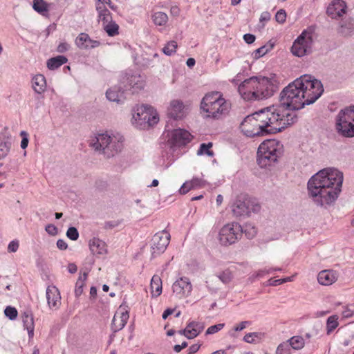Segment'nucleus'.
Here are the masks:
<instances>
[{"instance_id": "f257e3e1", "label": "nucleus", "mask_w": 354, "mask_h": 354, "mask_svg": "<svg viewBox=\"0 0 354 354\" xmlns=\"http://www.w3.org/2000/svg\"><path fill=\"white\" fill-rule=\"evenodd\" d=\"M323 91V86L319 80L310 75H304L283 89L281 92V104L275 106H281L289 114L293 115V124L297 120L295 110L315 102Z\"/></svg>"}, {"instance_id": "f03ea898", "label": "nucleus", "mask_w": 354, "mask_h": 354, "mask_svg": "<svg viewBox=\"0 0 354 354\" xmlns=\"http://www.w3.org/2000/svg\"><path fill=\"white\" fill-rule=\"evenodd\" d=\"M281 106H269L248 115L241 122V131L248 137L274 134L292 124L294 115Z\"/></svg>"}, {"instance_id": "7ed1b4c3", "label": "nucleus", "mask_w": 354, "mask_h": 354, "mask_svg": "<svg viewBox=\"0 0 354 354\" xmlns=\"http://www.w3.org/2000/svg\"><path fill=\"white\" fill-rule=\"evenodd\" d=\"M343 178V173L335 168L319 171L308 182L309 196L321 206L333 203L341 192Z\"/></svg>"}, {"instance_id": "20e7f679", "label": "nucleus", "mask_w": 354, "mask_h": 354, "mask_svg": "<svg viewBox=\"0 0 354 354\" xmlns=\"http://www.w3.org/2000/svg\"><path fill=\"white\" fill-rule=\"evenodd\" d=\"M279 89V81L276 75L268 77L253 76L242 82L238 91L246 101L259 100L268 98Z\"/></svg>"}, {"instance_id": "39448f33", "label": "nucleus", "mask_w": 354, "mask_h": 354, "mask_svg": "<svg viewBox=\"0 0 354 354\" xmlns=\"http://www.w3.org/2000/svg\"><path fill=\"white\" fill-rule=\"evenodd\" d=\"M231 103L222 93L211 91L207 93L201 100L200 109L205 118L220 119L228 114Z\"/></svg>"}, {"instance_id": "423d86ee", "label": "nucleus", "mask_w": 354, "mask_h": 354, "mask_svg": "<svg viewBox=\"0 0 354 354\" xmlns=\"http://www.w3.org/2000/svg\"><path fill=\"white\" fill-rule=\"evenodd\" d=\"M123 137L119 134L111 136L107 133H99L91 142L96 151H102L108 157L113 156L122 148Z\"/></svg>"}, {"instance_id": "0eeeda50", "label": "nucleus", "mask_w": 354, "mask_h": 354, "mask_svg": "<svg viewBox=\"0 0 354 354\" xmlns=\"http://www.w3.org/2000/svg\"><path fill=\"white\" fill-rule=\"evenodd\" d=\"M282 145L276 140H267L258 148L257 162L260 167H266L274 163L281 156Z\"/></svg>"}, {"instance_id": "6e6552de", "label": "nucleus", "mask_w": 354, "mask_h": 354, "mask_svg": "<svg viewBox=\"0 0 354 354\" xmlns=\"http://www.w3.org/2000/svg\"><path fill=\"white\" fill-rule=\"evenodd\" d=\"M336 130L346 138L354 137V106L341 110L336 118Z\"/></svg>"}, {"instance_id": "1a4fd4ad", "label": "nucleus", "mask_w": 354, "mask_h": 354, "mask_svg": "<svg viewBox=\"0 0 354 354\" xmlns=\"http://www.w3.org/2000/svg\"><path fill=\"white\" fill-rule=\"evenodd\" d=\"M132 120L140 128L153 126L159 121V117L152 106L142 105L133 110Z\"/></svg>"}, {"instance_id": "9d476101", "label": "nucleus", "mask_w": 354, "mask_h": 354, "mask_svg": "<svg viewBox=\"0 0 354 354\" xmlns=\"http://www.w3.org/2000/svg\"><path fill=\"white\" fill-rule=\"evenodd\" d=\"M243 234V229L238 223H230L225 225L218 233V241L221 245L228 246L239 240Z\"/></svg>"}, {"instance_id": "9b49d317", "label": "nucleus", "mask_w": 354, "mask_h": 354, "mask_svg": "<svg viewBox=\"0 0 354 354\" xmlns=\"http://www.w3.org/2000/svg\"><path fill=\"white\" fill-rule=\"evenodd\" d=\"M231 209L233 214L239 217L248 216L251 212H258L260 206L254 204L247 196L240 195L233 202Z\"/></svg>"}, {"instance_id": "f8f14e48", "label": "nucleus", "mask_w": 354, "mask_h": 354, "mask_svg": "<svg viewBox=\"0 0 354 354\" xmlns=\"http://www.w3.org/2000/svg\"><path fill=\"white\" fill-rule=\"evenodd\" d=\"M312 43L311 32L304 30L295 41L292 46V53L296 56L302 57L310 50Z\"/></svg>"}, {"instance_id": "ddd939ff", "label": "nucleus", "mask_w": 354, "mask_h": 354, "mask_svg": "<svg viewBox=\"0 0 354 354\" xmlns=\"http://www.w3.org/2000/svg\"><path fill=\"white\" fill-rule=\"evenodd\" d=\"M170 241V234L168 232L162 230L157 232L152 239V253L160 254L168 246Z\"/></svg>"}, {"instance_id": "4468645a", "label": "nucleus", "mask_w": 354, "mask_h": 354, "mask_svg": "<svg viewBox=\"0 0 354 354\" xmlns=\"http://www.w3.org/2000/svg\"><path fill=\"white\" fill-rule=\"evenodd\" d=\"M129 318V308L122 304L117 309L112 321V328L115 331L122 329Z\"/></svg>"}, {"instance_id": "2eb2a0df", "label": "nucleus", "mask_w": 354, "mask_h": 354, "mask_svg": "<svg viewBox=\"0 0 354 354\" xmlns=\"http://www.w3.org/2000/svg\"><path fill=\"white\" fill-rule=\"evenodd\" d=\"M106 6L113 8L111 0H104V1H102V0L95 1V6L97 14V21L98 22H101L102 25L107 24L109 21L110 22L113 19L111 12L108 10Z\"/></svg>"}, {"instance_id": "dca6fc26", "label": "nucleus", "mask_w": 354, "mask_h": 354, "mask_svg": "<svg viewBox=\"0 0 354 354\" xmlns=\"http://www.w3.org/2000/svg\"><path fill=\"white\" fill-rule=\"evenodd\" d=\"M172 290L176 297L182 299L190 295L192 286L188 278L181 277L174 283Z\"/></svg>"}, {"instance_id": "f3484780", "label": "nucleus", "mask_w": 354, "mask_h": 354, "mask_svg": "<svg viewBox=\"0 0 354 354\" xmlns=\"http://www.w3.org/2000/svg\"><path fill=\"white\" fill-rule=\"evenodd\" d=\"M187 107L180 100H173L167 109L168 115L175 120L182 119L187 114Z\"/></svg>"}, {"instance_id": "a211bd4d", "label": "nucleus", "mask_w": 354, "mask_h": 354, "mask_svg": "<svg viewBox=\"0 0 354 354\" xmlns=\"http://www.w3.org/2000/svg\"><path fill=\"white\" fill-rule=\"evenodd\" d=\"M47 303L51 310H57L61 306V295L57 287L48 286L46 292Z\"/></svg>"}, {"instance_id": "6ab92c4d", "label": "nucleus", "mask_w": 354, "mask_h": 354, "mask_svg": "<svg viewBox=\"0 0 354 354\" xmlns=\"http://www.w3.org/2000/svg\"><path fill=\"white\" fill-rule=\"evenodd\" d=\"M75 44L77 48L81 50H89L100 46V42L97 40L92 39L90 36L85 32L78 35L75 40Z\"/></svg>"}, {"instance_id": "aec40b11", "label": "nucleus", "mask_w": 354, "mask_h": 354, "mask_svg": "<svg viewBox=\"0 0 354 354\" xmlns=\"http://www.w3.org/2000/svg\"><path fill=\"white\" fill-rule=\"evenodd\" d=\"M192 140L191 134L186 130L178 129L173 131L170 139L171 143L174 146H183Z\"/></svg>"}, {"instance_id": "412c9836", "label": "nucleus", "mask_w": 354, "mask_h": 354, "mask_svg": "<svg viewBox=\"0 0 354 354\" xmlns=\"http://www.w3.org/2000/svg\"><path fill=\"white\" fill-rule=\"evenodd\" d=\"M339 278V273L334 270H324L317 274V281L320 285L330 286L335 283Z\"/></svg>"}, {"instance_id": "4be33fe9", "label": "nucleus", "mask_w": 354, "mask_h": 354, "mask_svg": "<svg viewBox=\"0 0 354 354\" xmlns=\"http://www.w3.org/2000/svg\"><path fill=\"white\" fill-rule=\"evenodd\" d=\"M204 329V325L201 322H191L184 330L178 331L180 335H185L188 339H193L197 337Z\"/></svg>"}, {"instance_id": "5701e85b", "label": "nucleus", "mask_w": 354, "mask_h": 354, "mask_svg": "<svg viewBox=\"0 0 354 354\" xmlns=\"http://www.w3.org/2000/svg\"><path fill=\"white\" fill-rule=\"evenodd\" d=\"M346 6L342 0H334L327 8V14L335 19L346 13Z\"/></svg>"}, {"instance_id": "b1692460", "label": "nucleus", "mask_w": 354, "mask_h": 354, "mask_svg": "<svg viewBox=\"0 0 354 354\" xmlns=\"http://www.w3.org/2000/svg\"><path fill=\"white\" fill-rule=\"evenodd\" d=\"M89 248L94 255H105L108 252L106 243L97 238H93L89 241Z\"/></svg>"}, {"instance_id": "393cba45", "label": "nucleus", "mask_w": 354, "mask_h": 354, "mask_svg": "<svg viewBox=\"0 0 354 354\" xmlns=\"http://www.w3.org/2000/svg\"><path fill=\"white\" fill-rule=\"evenodd\" d=\"M32 86L34 91L41 94L46 89V81L45 77L41 74L35 75L32 79Z\"/></svg>"}, {"instance_id": "a878e982", "label": "nucleus", "mask_w": 354, "mask_h": 354, "mask_svg": "<svg viewBox=\"0 0 354 354\" xmlns=\"http://www.w3.org/2000/svg\"><path fill=\"white\" fill-rule=\"evenodd\" d=\"M22 321L24 326L28 330L29 337H32L34 335V318L32 314L28 311L24 312L22 315Z\"/></svg>"}, {"instance_id": "bb28decb", "label": "nucleus", "mask_w": 354, "mask_h": 354, "mask_svg": "<svg viewBox=\"0 0 354 354\" xmlns=\"http://www.w3.org/2000/svg\"><path fill=\"white\" fill-rule=\"evenodd\" d=\"M151 292L153 297H158L162 293V280L158 275H153L151 280Z\"/></svg>"}, {"instance_id": "cd10ccee", "label": "nucleus", "mask_w": 354, "mask_h": 354, "mask_svg": "<svg viewBox=\"0 0 354 354\" xmlns=\"http://www.w3.org/2000/svg\"><path fill=\"white\" fill-rule=\"evenodd\" d=\"M33 9L43 16H47L49 11V4L44 0H34Z\"/></svg>"}, {"instance_id": "c85d7f7f", "label": "nucleus", "mask_w": 354, "mask_h": 354, "mask_svg": "<svg viewBox=\"0 0 354 354\" xmlns=\"http://www.w3.org/2000/svg\"><path fill=\"white\" fill-rule=\"evenodd\" d=\"M106 95L107 99L112 102H120L124 99L123 96V91H121L117 88L109 89L106 91Z\"/></svg>"}, {"instance_id": "c756f323", "label": "nucleus", "mask_w": 354, "mask_h": 354, "mask_svg": "<svg viewBox=\"0 0 354 354\" xmlns=\"http://www.w3.org/2000/svg\"><path fill=\"white\" fill-rule=\"evenodd\" d=\"M68 61L67 58L62 55H58L55 57L49 59L47 62V67L50 70H55L66 63Z\"/></svg>"}, {"instance_id": "7c9ffc66", "label": "nucleus", "mask_w": 354, "mask_h": 354, "mask_svg": "<svg viewBox=\"0 0 354 354\" xmlns=\"http://www.w3.org/2000/svg\"><path fill=\"white\" fill-rule=\"evenodd\" d=\"M288 342L292 349L294 350H301L305 346V340L304 337L299 335H295L290 337Z\"/></svg>"}, {"instance_id": "2f4dec72", "label": "nucleus", "mask_w": 354, "mask_h": 354, "mask_svg": "<svg viewBox=\"0 0 354 354\" xmlns=\"http://www.w3.org/2000/svg\"><path fill=\"white\" fill-rule=\"evenodd\" d=\"M151 19L156 26H160L166 25L168 21V16L163 12H154L151 16Z\"/></svg>"}, {"instance_id": "473e14b6", "label": "nucleus", "mask_w": 354, "mask_h": 354, "mask_svg": "<svg viewBox=\"0 0 354 354\" xmlns=\"http://www.w3.org/2000/svg\"><path fill=\"white\" fill-rule=\"evenodd\" d=\"M102 26L109 36L113 37L119 34V26L113 21V19L110 22L104 24Z\"/></svg>"}, {"instance_id": "72a5a7b5", "label": "nucleus", "mask_w": 354, "mask_h": 354, "mask_svg": "<svg viewBox=\"0 0 354 354\" xmlns=\"http://www.w3.org/2000/svg\"><path fill=\"white\" fill-rule=\"evenodd\" d=\"M339 325L338 322V316L337 315H331L328 317L326 321V333L327 335H330Z\"/></svg>"}, {"instance_id": "f704fd0d", "label": "nucleus", "mask_w": 354, "mask_h": 354, "mask_svg": "<svg viewBox=\"0 0 354 354\" xmlns=\"http://www.w3.org/2000/svg\"><path fill=\"white\" fill-rule=\"evenodd\" d=\"M87 279V274L84 273L80 275L77 280L75 288V295L77 297H80L83 292V288L85 286V281Z\"/></svg>"}, {"instance_id": "c9c22d12", "label": "nucleus", "mask_w": 354, "mask_h": 354, "mask_svg": "<svg viewBox=\"0 0 354 354\" xmlns=\"http://www.w3.org/2000/svg\"><path fill=\"white\" fill-rule=\"evenodd\" d=\"M212 147V143L209 142L207 144L206 143H202L200 145V147L197 151L198 155H207L209 157H212L214 156V152L211 149Z\"/></svg>"}, {"instance_id": "e433bc0d", "label": "nucleus", "mask_w": 354, "mask_h": 354, "mask_svg": "<svg viewBox=\"0 0 354 354\" xmlns=\"http://www.w3.org/2000/svg\"><path fill=\"white\" fill-rule=\"evenodd\" d=\"M11 147V142L8 140H0V159L5 158Z\"/></svg>"}, {"instance_id": "4c0bfd02", "label": "nucleus", "mask_w": 354, "mask_h": 354, "mask_svg": "<svg viewBox=\"0 0 354 354\" xmlns=\"http://www.w3.org/2000/svg\"><path fill=\"white\" fill-rule=\"evenodd\" d=\"M178 44L176 41H169L162 48V52L169 56L174 55L176 52Z\"/></svg>"}, {"instance_id": "58836bf2", "label": "nucleus", "mask_w": 354, "mask_h": 354, "mask_svg": "<svg viewBox=\"0 0 354 354\" xmlns=\"http://www.w3.org/2000/svg\"><path fill=\"white\" fill-rule=\"evenodd\" d=\"M291 349L288 342H283L277 346L276 354H291Z\"/></svg>"}, {"instance_id": "ea45409f", "label": "nucleus", "mask_w": 354, "mask_h": 354, "mask_svg": "<svg viewBox=\"0 0 354 354\" xmlns=\"http://www.w3.org/2000/svg\"><path fill=\"white\" fill-rule=\"evenodd\" d=\"M218 277L223 283H228L233 279V274L230 270H225L219 274Z\"/></svg>"}, {"instance_id": "a19ab883", "label": "nucleus", "mask_w": 354, "mask_h": 354, "mask_svg": "<svg viewBox=\"0 0 354 354\" xmlns=\"http://www.w3.org/2000/svg\"><path fill=\"white\" fill-rule=\"evenodd\" d=\"M225 326V324H218L214 326H209L206 330V335H212L214 334L221 330H222Z\"/></svg>"}, {"instance_id": "79ce46f5", "label": "nucleus", "mask_w": 354, "mask_h": 354, "mask_svg": "<svg viewBox=\"0 0 354 354\" xmlns=\"http://www.w3.org/2000/svg\"><path fill=\"white\" fill-rule=\"evenodd\" d=\"M66 235L70 239L73 241H76L79 238L78 231L74 227H71L68 229L66 232Z\"/></svg>"}, {"instance_id": "37998d69", "label": "nucleus", "mask_w": 354, "mask_h": 354, "mask_svg": "<svg viewBox=\"0 0 354 354\" xmlns=\"http://www.w3.org/2000/svg\"><path fill=\"white\" fill-rule=\"evenodd\" d=\"M5 315L10 319H15L17 317V310L15 308L8 306L5 309Z\"/></svg>"}, {"instance_id": "c03bdc74", "label": "nucleus", "mask_w": 354, "mask_h": 354, "mask_svg": "<svg viewBox=\"0 0 354 354\" xmlns=\"http://www.w3.org/2000/svg\"><path fill=\"white\" fill-rule=\"evenodd\" d=\"M259 337V333H247L244 337L243 339L245 342L248 343H255L256 342V338Z\"/></svg>"}, {"instance_id": "a18cd8bd", "label": "nucleus", "mask_w": 354, "mask_h": 354, "mask_svg": "<svg viewBox=\"0 0 354 354\" xmlns=\"http://www.w3.org/2000/svg\"><path fill=\"white\" fill-rule=\"evenodd\" d=\"M275 19L279 24H283L286 20V12L284 10H279L275 15Z\"/></svg>"}, {"instance_id": "49530a36", "label": "nucleus", "mask_w": 354, "mask_h": 354, "mask_svg": "<svg viewBox=\"0 0 354 354\" xmlns=\"http://www.w3.org/2000/svg\"><path fill=\"white\" fill-rule=\"evenodd\" d=\"M268 51V49L266 46H261L258 49L255 50L252 55L254 58L258 59L263 55H266Z\"/></svg>"}, {"instance_id": "de8ad7c7", "label": "nucleus", "mask_w": 354, "mask_h": 354, "mask_svg": "<svg viewBox=\"0 0 354 354\" xmlns=\"http://www.w3.org/2000/svg\"><path fill=\"white\" fill-rule=\"evenodd\" d=\"M193 189L197 187H203L205 185V181L199 178H194L189 180Z\"/></svg>"}, {"instance_id": "09e8293b", "label": "nucleus", "mask_w": 354, "mask_h": 354, "mask_svg": "<svg viewBox=\"0 0 354 354\" xmlns=\"http://www.w3.org/2000/svg\"><path fill=\"white\" fill-rule=\"evenodd\" d=\"M20 136L22 138L21 142V147L23 149H25L28 145V134L27 132L22 131L20 133Z\"/></svg>"}, {"instance_id": "8fccbe9b", "label": "nucleus", "mask_w": 354, "mask_h": 354, "mask_svg": "<svg viewBox=\"0 0 354 354\" xmlns=\"http://www.w3.org/2000/svg\"><path fill=\"white\" fill-rule=\"evenodd\" d=\"M19 246V243L17 240L12 241L8 244V250L9 252H15L17 251Z\"/></svg>"}, {"instance_id": "3c124183", "label": "nucleus", "mask_w": 354, "mask_h": 354, "mask_svg": "<svg viewBox=\"0 0 354 354\" xmlns=\"http://www.w3.org/2000/svg\"><path fill=\"white\" fill-rule=\"evenodd\" d=\"M140 79H141V77L140 76L137 77V76H131V80H130V85L132 86V87H137V88H142V83L140 82V84H138V82H140Z\"/></svg>"}, {"instance_id": "603ef678", "label": "nucleus", "mask_w": 354, "mask_h": 354, "mask_svg": "<svg viewBox=\"0 0 354 354\" xmlns=\"http://www.w3.org/2000/svg\"><path fill=\"white\" fill-rule=\"evenodd\" d=\"M193 189L189 181H186L180 187L179 192L181 194H187L189 190Z\"/></svg>"}, {"instance_id": "864d4df0", "label": "nucleus", "mask_w": 354, "mask_h": 354, "mask_svg": "<svg viewBox=\"0 0 354 354\" xmlns=\"http://www.w3.org/2000/svg\"><path fill=\"white\" fill-rule=\"evenodd\" d=\"M250 324V322H248V321H244V322H241V323H239V324H236L234 326V330L235 331H241V330H243V329H245L248 326H249Z\"/></svg>"}, {"instance_id": "5fc2aeb1", "label": "nucleus", "mask_w": 354, "mask_h": 354, "mask_svg": "<svg viewBox=\"0 0 354 354\" xmlns=\"http://www.w3.org/2000/svg\"><path fill=\"white\" fill-rule=\"evenodd\" d=\"M353 314L354 310L348 306L345 307L342 312V316L345 318L351 317L353 315Z\"/></svg>"}, {"instance_id": "6e6d98bb", "label": "nucleus", "mask_w": 354, "mask_h": 354, "mask_svg": "<svg viewBox=\"0 0 354 354\" xmlns=\"http://www.w3.org/2000/svg\"><path fill=\"white\" fill-rule=\"evenodd\" d=\"M46 231L50 235H56L57 234V228L53 224H48L46 227Z\"/></svg>"}, {"instance_id": "4d7b16f0", "label": "nucleus", "mask_w": 354, "mask_h": 354, "mask_svg": "<svg viewBox=\"0 0 354 354\" xmlns=\"http://www.w3.org/2000/svg\"><path fill=\"white\" fill-rule=\"evenodd\" d=\"M69 47L70 46L68 44H67L66 42H62L58 45L57 48V51L58 53H62L67 51L69 49Z\"/></svg>"}, {"instance_id": "13d9d810", "label": "nucleus", "mask_w": 354, "mask_h": 354, "mask_svg": "<svg viewBox=\"0 0 354 354\" xmlns=\"http://www.w3.org/2000/svg\"><path fill=\"white\" fill-rule=\"evenodd\" d=\"M255 36L252 34L248 33L243 35L244 41L248 44H252L255 41Z\"/></svg>"}, {"instance_id": "bf43d9fd", "label": "nucleus", "mask_w": 354, "mask_h": 354, "mask_svg": "<svg viewBox=\"0 0 354 354\" xmlns=\"http://www.w3.org/2000/svg\"><path fill=\"white\" fill-rule=\"evenodd\" d=\"M57 246L59 249L60 250H66L68 247V245L67 243L62 239H59L57 241Z\"/></svg>"}, {"instance_id": "052dcab7", "label": "nucleus", "mask_w": 354, "mask_h": 354, "mask_svg": "<svg viewBox=\"0 0 354 354\" xmlns=\"http://www.w3.org/2000/svg\"><path fill=\"white\" fill-rule=\"evenodd\" d=\"M269 282H270L269 283L270 285L274 286L283 283V279H270L269 280Z\"/></svg>"}, {"instance_id": "680f3d73", "label": "nucleus", "mask_w": 354, "mask_h": 354, "mask_svg": "<svg viewBox=\"0 0 354 354\" xmlns=\"http://www.w3.org/2000/svg\"><path fill=\"white\" fill-rule=\"evenodd\" d=\"M174 311V309L167 308L162 313V319H166L170 315H171Z\"/></svg>"}, {"instance_id": "e2e57ef3", "label": "nucleus", "mask_w": 354, "mask_h": 354, "mask_svg": "<svg viewBox=\"0 0 354 354\" xmlns=\"http://www.w3.org/2000/svg\"><path fill=\"white\" fill-rule=\"evenodd\" d=\"M199 348H200V346L198 344H194V345L191 346L189 348V354H194V353H196L198 351Z\"/></svg>"}, {"instance_id": "0e129e2a", "label": "nucleus", "mask_w": 354, "mask_h": 354, "mask_svg": "<svg viewBox=\"0 0 354 354\" xmlns=\"http://www.w3.org/2000/svg\"><path fill=\"white\" fill-rule=\"evenodd\" d=\"M270 13L266 12H263L261 14V17H260V21H267L270 20Z\"/></svg>"}, {"instance_id": "69168bd1", "label": "nucleus", "mask_w": 354, "mask_h": 354, "mask_svg": "<svg viewBox=\"0 0 354 354\" xmlns=\"http://www.w3.org/2000/svg\"><path fill=\"white\" fill-rule=\"evenodd\" d=\"M119 225V222H106L105 223V227L106 229H111V228H113V227H115L116 226H118Z\"/></svg>"}, {"instance_id": "338daca9", "label": "nucleus", "mask_w": 354, "mask_h": 354, "mask_svg": "<svg viewBox=\"0 0 354 354\" xmlns=\"http://www.w3.org/2000/svg\"><path fill=\"white\" fill-rule=\"evenodd\" d=\"M187 66L189 67H193L195 64H196V61L194 58H189L187 60Z\"/></svg>"}, {"instance_id": "774afa93", "label": "nucleus", "mask_w": 354, "mask_h": 354, "mask_svg": "<svg viewBox=\"0 0 354 354\" xmlns=\"http://www.w3.org/2000/svg\"><path fill=\"white\" fill-rule=\"evenodd\" d=\"M90 295L91 297L95 298V297L97 296V289L95 287L93 286L91 288Z\"/></svg>"}]
</instances>
